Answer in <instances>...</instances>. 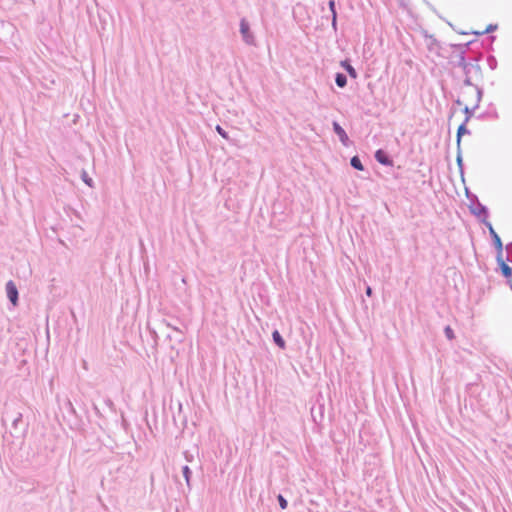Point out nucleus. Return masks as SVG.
<instances>
[{
	"label": "nucleus",
	"instance_id": "obj_1",
	"mask_svg": "<svg viewBox=\"0 0 512 512\" xmlns=\"http://www.w3.org/2000/svg\"><path fill=\"white\" fill-rule=\"evenodd\" d=\"M240 32H241L244 40L246 41V43H248V44L254 43V38H253L252 34L250 33L249 23L245 19H242L240 22Z\"/></svg>",
	"mask_w": 512,
	"mask_h": 512
},
{
	"label": "nucleus",
	"instance_id": "obj_2",
	"mask_svg": "<svg viewBox=\"0 0 512 512\" xmlns=\"http://www.w3.org/2000/svg\"><path fill=\"white\" fill-rule=\"evenodd\" d=\"M6 291H7V296L9 298V300L11 301V303L14 306H16L18 303V290H17V287L14 284V282L9 281L6 284Z\"/></svg>",
	"mask_w": 512,
	"mask_h": 512
},
{
	"label": "nucleus",
	"instance_id": "obj_3",
	"mask_svg": "<svg viewBox=\"0 0 512 512\" xmlns=\"http://www.w3.org/2000/svg\"><path fill=\"white\" fill-rule=\"evenodd\" d=\"M376 160L386 166H392L393 161L387 156V154L383 150H377L375 153Z\"/></svg>",
	"mask_w": 512,
	"mask_h": 512
},
{
	"label": "nucleus",
	"instance_id": "obj_4",
	"mask_svg": "<svg viewBox=\"0 0 512 512\" xmlns=\"http://www.w3.org/2000/svg\"><path fill=\"white\" fill-rule=\"evenodd\" d=\"M333 128L335 133L339 136L340 141L346 145L348 142V136L344 129L337 122L333 123Z\"/></svg>",
	"mask_w": 512,
	"mask_h": 512
},
{
	"label": "nucleus",
	"instance_id": "obj_5",
	"mask_svg": "<svg viewBox=\"0 0 512 512\" xmlns=\"http://www.w3.org/2000/svg\"><path fill=\"white\" fill-rule=\"evenodd\" d=\"M489 231H490L491 236L493 237L495 246L497 247L499 252H501L502 251V241H501L500 237L498 236V234L495 232V230L491 226L489 227Z\"/></svg>",
	"mask_w": 512,
	"mask_h": 512
},
{
	"label": "nucleus",
	"instance_id": "obj_6",
	"mask_svg": "<svg viewBox=\"0 0 512 512\" xmlns=\"http://www.w3.org/2000/svg\"><path fill=\"white\" fill-rule=\"evenodd\" d=\"M341 66L347 71V73L352 78H356L357 77V73H356L355 69L351 66V64L347 60L342 61L341 62Z\"/></svg>",
	"mask_w": 512,
	"mask_h": 512
},
{
	"label": "nucleus",
	"instance_id": "obj_7",
	"mask_svg": "<svg viewBox=\"0 0 512 512\" xmlns=\"http://www.w3.org/2000/svg\"><path fill=\"white\" fill-rule=\"evenodd\" d=\"M500 268H501L502 274L507 279H510L512 277V269L509 267V265L507 263H505L504 261H501Z\"/></svg>",
	"mask_w": 512,
	"mask_h": 512
},
{
	"label": "nucleus",
	"instance_id": "obj_8",
	"mask_svg": "<svg viewBox=\"0 0 512 512\" xmlns=\"http://www.w3.org/2000/svg\"><path fill=\"white\" fill-rule=\"evenodd\" d=\"M272 336H273V340L280 348L285 347V341L283 340V338L281 337V335L278 331H274Z\"/></svg>",
	"mask_w": 512,
	"mask_h": 512
},
{
	"label": "nucleus",
	"instance_id": "obj_9",
	"mask_svg": "<svg viewBox=\"0 0 512 512\" xmlns=\"http://www.w3.org/2000/svg\"><path fill=\"white\" fill-rule=\"evenodd\" d=\"M336 84L339 86V87H344L347 83V79H346V76L339 73L336 75Z\"/></svg>",
	"mask_w": 512,
	"mask_h": 512
},
{
	"label": "nucleus",
	"instance_id": "obj_10",
	"mask_svg": "<svg viewBox=\"0 0 512 512\" xmlns=\"http://www.w3.org/2000/svg\"><path fill=\"white\" fill-rule=\"evenodd\" d=\"M351 165L357 170H363V165L357 156L351 159Z\"/></svg>",
	"mask_w": 512,
	"mask_h": 512
},
{
	"label": "nucleus",
	"instance_id": "obj_11",
	"mask_svg": "<svg viewBox=\"0 0 512 512\" xmlns=\"http://www.w3.org/2000/svg\"><path fill=\"white\" fill-rule=\"evenodd\" d=\"M465 133H467V130H466L465 125L462 124L459 126L458 131H457L458 143L460 142L461 136L464 135Z\"/></svg>",
	"mask_w": 512,
	"mask_h": 512
},
{
	"label": "nucleus",
	"instance_id": "obj_12",
	"mask_svg": "<svg viewBox=\"0 0 512 512\" xmlns=\"http://www.w3.org/2000/svg\"><path fill=\"white\" fill-rule=\"evenodd\" d=\"M445 335L446 337L449 339V340H452L455 338V335H454V332H453V329L450 327V326H447L445 328Z\"/></svg>",
	"mask_w": 512,
	"mask_h": 512
},
{
	"label": "nucleus",
	"instance_id": "obj_13",
	"mask_svg": "<svg viewBox=\"0 0 512 512\" xmlns=\"http://www.w3.org/2000/svg\"><path fill=\"white\" fill-rule=\"evenodd\" d=\"M329 8L333 14V25H335V22H336V10H335V2L333 0H331L329 2Z\"/></svg>",
	"mask_w": 512,
	"mask_h": 512
},
{
	"label": "nucleus",
	"instance_id": "obj_14",
	"mask_svg": "<svg viewBox=\"0 0 512 512\" xmlns=\"http://www.w3.org/2000/svg\"><path fill=\"white\" fill-rule=\"evenodd\" d=\"M183 475L185 477L186 482L189 484L190 481V469L188 466L183 467Z\"/></svg>",
	"mask_w": 512,
	"mask_h": 512
},
{
	"label": "nucleus",
	"instance_id": "obj_15",
	"mask_svg": "<svg viewBox=\"0 0 512 512\" xmlns=\"http://www.w3.org/2000/svg\"><path fill=\"white\" fill-rule=\"evenodd\" d=\"M278 501H279V505L282 509L287 508V501L285 500V498L282 495L278 496Z\"/></svg>",
	"mask_w": 512,
	"mask_h": 512
},
{
	"label": "nucleus",
	"instance_id": "obj_16",
	"mask_svg": "<svg viewBox=\"0 0 512 512\" xmlns=\"http://www.w3.org/2000/svg\"><path fill=\"white\" fill-rule=\"evenodd\" d=\"M216 131L225 139H228V134L226 131L219 125L216 126Z\"/></svg>",
	"mask_w": 512,
	"mask_h": 512
},
{
	"label": "nucleus",
	"instance_id": "obj_17",
	"mask_svg": "<svg viewBox=\"0 0 512 512\" xmlns=\"http://www.w3.org/2000/svg\"><path fill=\"white\" fill-rule=\"evenodd\" d=\"M494 29H495V27H493V26H491V25H490V26H488L484 31H482V32H478V34H483V33H486V32H490V31H492V30H494Z\"/></svg>",
	"mask_w": 512,
	"mask_h": 512
},
{
	"label": "nucleus",
	"instance_id": "obj_18",
	"mask_svg": "<svg viewBox=\"0 0 512 512\" xmlns=\"http://www.w3.org/2000/svg\"><path fill=\"white\" fill-rule=\"evenodd\" d=\"M83 180H84V182H85L87 185L92 186V179L87 178V177L84 175Z\"/></svg>",
	"mask_w": 512,
	"mask_h": 512
},
{
	"label": "nucleus",
	"instance_id": "obj_19",
	"mask_svg": "<svg viewBox=\"0 0 512 512\" xmlns=\"http://www.w3.org/2000/svg\"><path fill=\"white\" fill-rule=\"evenodd\" d=\"M366 295H367V296H369V297L372 295V289H371V287H367V289H366Z\"/></svg>",
	"mask_w": 512,
	"mask_h": 512
}]
</instances>
